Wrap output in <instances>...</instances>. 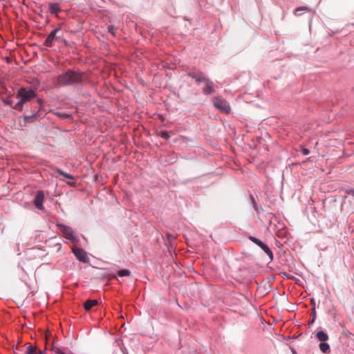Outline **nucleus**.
I'll return each instance as SVG.
<instances>
[{"label":"nucleus","instance_id":"nucleus-9","mask_svg":"<svg viewBox=\"0 0 354 354\" xmlns=\"http://www.w3.org/2000/svg\"><path fill=\"white\" fill-rule=\"evenodd\" d=\"M188 76L194 79L197 82H204L207 79L202 73H189Z\"/></svg>","mask_w":354,"mask_h":354},{"label":"nucleus","instance_id":"nucleus-25","mask_svg":"<svg viewBox=\"0 0 354 354\" xmlns=\"http://www.w3.org/2000/svg\"><path fill=\"white\" fill-rule=\"evenodd\" d=\"M308 8L305 6L299 7L295 10V12L300 11V10H308Z\"/></svg>","mask_w":354,"mask_h":354},{"label":"nucleus","instance_id":"nucleus-16","mask_svg":"<svg viewBox=\"0 0 354 354\" xmlns=\"http://www.w3.org/2000/svg\"><path fill=\"white\" fill-rule=\"evenodd\" d=\"M33 202H34V205L36 208H37L38 209H44L43 203H42L43 201H33Z\"/></svg>","mask_w":354,"mask_h":354},{"label":"nucleus","instance_id":"nucleus-6","mask_svg":"<svg viewBox=\"0 0 354 354\" xmlns=\"http://www.w3.org/2000/svg\"><path fill=\"white\" fill-rule=\"evenodd\" d=\"M58 226L67 239L71 241H74L75 239L71 227L64 225H59Z\"/></svg>","mask_w":354,"mask_h":354},{"label":"nucleus","instance_id":"nucleus-17","mask_svg":"<svg viewBox=\"0 0 354 354\" xmlns=\"http://www.w3.org/2000/svg\"><path fill=\"white\" fill-rule=\"evenodd\" d=\"M56 115L62 118H71V115L66 113L57 112V113H56Z\"/></svg>","mask_w":354,"mask_h":354},{"label":"nucleus","instance_id":"nucleus-18","mask_svg":"<svg viewBox=\"0 0 354 354\" xmlns=\"http://www.w3.org/2000/svg\"><path fill=\"white\" fill-rule=\"evenodd\" d=\"M45 197L44 193L42 191H38L35 199H44Z\"/></svg>","mask_w":354,"mask_h":354},{"label":"nucleus","instance_id":"nucleus-2","mask_svg":"<svg viewBox=\"0 0 354 354\" xmlns=\"http://www.w3.org/2000/svg\"><path fill=\"white\" fill-rule=\"evenodd\" d=\"M36 95L35 92L32 89L21 88L17 93V97L20 98L19 101L13 106L15 109L21 111L24 103L31 100Z\"/></svg>","mask_w":354,"mask_h":354},{"label":"nucleus","instance_id":"nucleus-22","mask_svg":"<svg viewBox=\"0 0 354 354\" xmlns=\"http://www.w3.org/2000/svg\"><path fill=\"white\" fill-rule=\"evenodd\" d=\"M108 31H109V32L111 33L113 35H115L116 30L113 26H110L108 27Z\"/></svg>","mask_w":354,"mask_h":354},{"label":"nucleus","instance_id":"nucleus-8","mask_svg":"<svg viewBox=\"0 0 354 354\" xmlns=\"http://www.w3.org/2000/svg\"><path fill=\"white\" fill-rule=\"evenodd\" d=\"M203 82L206 84L205 87L203 89V93L205 95L212 94L214 92L213 82L208 78H207Z\"/></svg>","mask_w":354,"mask_h":354},{"label":"nucleus","instance_id":"nucleus-23","mask_svg":"<svg viewBox=\"0 0 354 354\" xmlns=\"http://www.w3.org/2000/svg\"><path fill=\"white\" fill-rule=\"evenodd\" d=\"M35 115H30V116H25L24 120L26 122H32V119L35 118Z\"/></svg>","mask_w":354,"mask_h":354},{"label":"nucleus","instance_id":"nucleus-15","mask_svg":"<svg viewBox=\"0 0 354 354\" xmlns=\"http://www.w3.org/2000/svg\"><path fill=\"white\" fill-rule=\"evenodd\" d=\"M130 274V271L129 270L123 269L118 271V275L120 277H125L129 276Z\"/></svg>","mask_w":354,"mask_h":354},{"label":"nucleus","instance_id":"nucleus-19","mask_svg":"<svg viewBox=\"0 0 354 354\" xmlns=\"http://www.w3.org/2000/svg\"><path fill=\"white\" fill-rule=\"evenodd\" d=\"M36 348L32 346H29L28 351H26V354H35Z\"/></svg>","mask_w":354,"mask_h":354},{"label":"nucleus","instance_id":"nucleus-13","mask_svg":"<svg viewBox=\"0 0 354 354\" xmlns=\"http://www.w3.org/2000/svg\"><path fill=\"white\" fill-rule=\"evenodd\" d=\"M319 348L324 353H328L330 351V346H329V344H327V343H325L324 342L320 343Z\"/></svg>","mask_w":354,"mask_h":354},{"label":"nucleus","instance_id":"nucleus-3","mask_svg":"<svg viewBox=\"0 0 354 354\" xmlns=\"http://www.w3.org/2000/svg\"><path fill=\"white\" fill-rule=\"evenodd\" d=\"M213 103L215 107L217 109H218L221 112L225 113H230L231 107L226 100L221 97H214L213 100Z\"/></svg>","mask_w":354,"mask_h":354},{"label":"nucleus","instance_id":"nucleus-20","mask_svg":"<svg viewBox=\"0 0 354 354\" xmlns=\"http://www.w3.org/2000/svg\"><path fill=\"white\" fill-rule=\"evenodd\" d=\"M3 102L5 104H7V105H10L11 106L13 103L12 100L10 99V98H6V99H3Z\"/></svg>","mask_w":354,"mask_h":354},{"label":"nucleus","instance_id":"nucleus-14","mask_svg":"<svg viewBox=\"0 0 354 354\" xmlns=\"http://www.w3.org/2000/svg\"><path fill=\"white\" fill-rule=\"evenodd\" d=\"M56 171L57 173H58L59 174L64 176L65 178H68V179H71V180H73L74 179V177L73 176H71V174H67L66 172H64V171H62V169H56Z\"/></svg>","mask_w":354,"mask_h":354},{"label":"nucleus","instance_id":"nucleus-24","mask_svg":"<svg viewBox=\"0 0 354 354\" xmlns=\"http://www.w3.org/2000/svg\"><path fill=\"white\" fill-rule=\"evenodd\" d=\"M302 154L304 156H307L309 154L310 151L308 149L302 148L301 149Z\"/></svg>","mask_w":354,"mask_h":354},{"label":"nucleus","instance_id":"nucleus-21","mask_svg":"<svg viewBox=\"0 0 354 354\" xmlns=\"http://www.w3.org/2000/svg\"><path fill=\"white\" fill-rule=\"evenodd\" d=\"M160 136L162 138L166 139V140L169 138V133L167 131H162V132H161Z\"/></svg>","mask_w":354,"mask_h":354},{"label":"nucleus","instance_id":"nucleus-27","mask_svg":"<svg viewBox=\"0 0 354 354\" xmlns=\"http://www.w3.org/2000/svg\"><path fill=\"white\" fill-rule=\"evenodd\" d=\"M313 320H312V322H314V319H315V307L313 308Z\"/></svg>","mask_w":354,"mask_h":354},{"label":"nucleus","instance_id":"nucleus-12","mask_svg":"<svg viewBox=\"0 0 354 354\" xmlns=\"http://www.w3.org/2000/svg\"><path fill=\"white\" fill-rule=\"evenodd\" d=\"M316 337L319 341L322 342L328 340V335L324 331L322 330L317 332L316 334Z\"/></svg>","mask_w":354,"mask_h":354},{"label":"nucleus","instance_id":"nucleus-26","mask_svg":"<svg viewBox=\"0 0 354 354\" xmlns=\"http://www.w3.org/2000/svg\"><path fill=\"white\" fill-rule=\"evenodd\" d=\"M55 353L56 354H65V353H64L61 349L57 348L55 349Z\"/></svg>","mask_w":354,"mask_h":354},{"label":"nucleus","instance_id":"nucleus-4","mask_svg":"<svg viewBox=\"0 0 354 354\" xmlns=\"http://www.w3.org/2000/svg\"><path fill=\"white\" fill-rule=\"evenodd\" d=\"M249 239L251 241H252L254 243H255L256 245L259 246L265 252V253L268 256L270 261L273 260L274 257H273L272 252L271 251V250L269 248V247L266 243H264L263 242H262L261 240L258 239L257 238L252 236H249Z\"/></svg>","mask_w":354,"mask_h":354},{"label":"nucleus","instance_id":"nucleus-11","mask_svg":"<svg viewBox=\"0 0 354 354\" xmlns=\"http://www.w3.org/2000/svg\"><path fill=\"white\" fill-rule=\"evenodd\" d=\"M98 301L95 299H88L84 304V308L86 310H90L93 306L97 305Z\"/></svg>","mask_w":354,"mask_h":354},{"label":"nucleus","instance_id":"nucleus-28","mask_svg":"<svg viewBox=\"0 0 354 354\" xmlns=\"http://www.w3.org/2000/svg\"><path fill=\"white\" fill-rule=\"evenodd\" d=\"M252 203H253V206L256 209V210H257V207H256V203H255V201H252Z\"/></svg>","mask_w":354,"mask_h":354},{"label":"nucleus","instance_id":"nucleus-1","mask_svg":"<svg viewBox=\"0 0 354 354\" xmlns=\"http://www.w3.org/2000/svg\"><path fill=\"white\" fill-rule=\"evenodd\" d=\"M84 77V73L68 70L57 76L56 85L58 86H66L80 84Z\"/></svg>","mask_w":354,"mask_h":354},{"label":"nucleus","instance_id":"nucleus-10","mask_svg":"<svg viewBox=\"0 0 354 354\" xmlns=\"http://www.w3.org/2000/svg\"><path fill=\"white\" fill-rule=\"evenodd\" d=\"M48 10L51 14L57 15L60 11L61 8L57 3L50 2L48 3Z\"/></svg>","mask_w":354,"mask_h":354},{"label":"nucleus","instance_id":"nucleus-5","mask_svg":"<svg viewBox=\"0 0 354 354\" xmlns=\"http://www.w3.org/2000/svg\"><path fill=\"white\" fill-rule=\"evenodd\" d=\"M73 252L77 259L84 263H87L89 261V258L87 256L86 252L82 248H74Z\"/></svg>","mask_w":354,"mask_h":354},{"label":"nucleus","instance_id":"nucleus-7","mask_svg":"<svg viewBox=\"0 0 354 354\" xmlns=\"http://www.w3.org/2000/svg\"><path fill=\"white\" fill-rule=\"evenodd\" d=\"M60 28H55L52 30L50 34L48 35L46 39L44 41V45L48 47H50L53 45V41L56 37V35L57 32H60Z\"/></svg>","mask_w":354,"mask_h":354},{"label":"nucleus","instance_id":"nucleus-29","mask_svg":"<svg viewBox=\"0 0 354 354\" xmlns=\"http://www.w3.org/2000/svg\"><path fill=\"white\" fill-rule=\"evenodd\" d=\"M39 354H43V352L40 351Z\"/></svg>","mask_w":354,"mask_h":354}]
</instances>
